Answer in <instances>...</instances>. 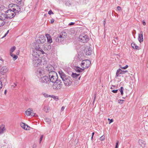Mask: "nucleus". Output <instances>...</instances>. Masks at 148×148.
<instances>
[{
    "mask_svg": "<svg viewBox=\"0 0 148 148\" xmlns=\"http://www.w3.org/2000/svg\"><path fill=\"white\" fill-rule=\"evenodd\" d=\"M59 74L66 86H69L71 85L72 80L69 76L66 75L62 71H60Z\"/></svg>",
    "mask_w": 148,
    "mask_h": 148,
    "instance_id": "f257e3e1",
    "label": "nucleus"
},
{
    "mask_svg": "<svg viewBox=\"0 0 148 148\" xmlns=\"http://www.w3.org/2000/svg\"><path fill=\"white\" fill-rule=\"evenodd\" d=\"M67 36V34L66 32H62L59 36L56 38L54 42H62L65 40Z\"/></svg>",
    "mask_w": 148,
    "mask_h": 148,
    "instance_id": "f03ea898",
    "label": "nucleus"
},
{
    "mask_svg": "<svg viewBox=\"0 0 148 148\" xmlns=\"http://www.w3.org/2000/svg\"><path fill=\"white\" fill-rule=\"evenodd\" d=\"M49 76L50 82L54 83L57 81H58V77L57 73L55 72H52L49 73Z\"/></svg>",
    "mask_w": 148,
    "mask_h": 148,
    "instance_id": "7ed1b4c3",
    "label": "nucleus"
},
{
    "mask_svg": "<svg viewBox=\"0 0 148 148\" xmlns=\"http://www.w3.org/2000/svg\"><path fill=\"white\" fill-rule=\"evenodd\" d=\"M5 17L6 18H13L15 15H16V13L14 12L12 10L10 9L7 10L6 12Z\"/></svg>",
    "mask_w": 148,
    "mask_h": 148,
    "instance_id": "20e7f679",
    "label": "nucleus"
},
{
    "mask_svg": "<svg viewBox=\"0 0 148 148\" xmlns=\"http://www.w3.org/2000/svg\"><path fill=\"white\" fill-rule=\"evenodd\" d=\"M62 85V83L61 80H58V81L54 83L53 85V88L55 90H57L60 89Z\"/></svg>",
    "mask_w": 148,
    "mask_h": 148,
    "instance_id": "39448f33",
    "label": "nucleus"
},
{
    "mask_svg": "<svg viewBox=\"0 0 148 148\" xmlns=\"http://www.w3.org/2000/svg\"><path fill=\"white\" fill-rule=\"evenodd\" d=\"M90 64V60H82L81 64V66L84 69H86L89 67Z\"/></svg>",
    "mask_w": 148,
    "mask_h": 148,
    "instance_id": "423d86ee",
    "label": "nucleus"
},
{
    "mask_svg": "<svg viewBox=\"0 0 148 148\" xmlns=\"http://www.w3.org/2000/svg\"><path fill=\"white\" fill-rule=\"evenodd\" d=\"M41 63V60L37 57L33 58L32 63L34 66L37 67L40 65Z\"/></svg>",
    "mask_w": 148,
    "mask_h": 148,
    "instance_id": "0eeeda50",
    "label": "nucleus"
},
{
    "mask_svg": "<svg viewBox=\"0 0 148 148\" xmlns=\"http://www.w3.org/2000/svg\"><path fill=\"white\" fill-rule=\"evenodd\" d=\"M79 41L81 42L86 43L89 40V38L87 35L82 34L80 35L79 37Z\"/></svg>",
    "mask_w": 148,
    "mask_h": 148,
    "instance_id": "6e6552de",
    "label": "nucleus"
},
{
    "mask_svg": "<svg viewBox=\"0 0 148 148\" xmlns=\"http://www.w3.org/2000/svg\"><path fill=\"white\" fill-rule=\"evenodd\" d=\"M45 37L43 36H41L36 39V43H35V44H36V45L38 46L37 44H43L45 42Z\"/></svg>",
    "mask_w": 148,
    "mask_h": 148,
    "instance_id": "1a4fd4ad",
    "label": "nucleus"
},
{
    "mask_svg": "<svg viewBox=\"0 0 148 148\" xmlns=\"http://www.w3.org/2000/svg\"><path fill=\"white\" fill-rule=\"evenodd\" d=\"M40 79V82L44 84H48L50 82L49 77L47 76L41 77Z\"/></svg>",
    "mask_w": 148,
    "mask_h": 148,
    "instance_id": "9d476101",
    "label": "nucleus"
},
{
    "mask_svg": "<svg viewBox=\"0 0 148 148\" xmlns=\"http://www.w3.org/2000/svg\"><path fill=\"white\" fill-rule=\"evenodd\" d=\"M36 75L39 77L44 74V71L40 68H39L36 72Z\"/></svg>",
    "mask_w": 148,
    "mask_h": 148,
    "instance_id": "9b49d317",
    "label": "nucleus"
},
{
    "mask_svg": "<svg viewBox=\"0 0 148 148\" xmlns=\"http://www.w3.org/2000/svg\"><path fill=\"white\" fill-rule=\"evenodd\" d=\"M84 53L86 55H91L92 53L91 47H87L85 48L84 50Z\"/></svg>",
    "mask_w": 148,
    "mask_h": 148,
    "instance_id": "f8f14e48",
    "label": "nucleus"
},
{
    "mask_svg": "<svg viewBox=\"0 0 148 148\" xmlns=\"http://www.w3.org/2000/svg\"><path fill=\"white\" fill-rule=\"evenodd\" d=\"M45 69L49 73L52 72H54L53 71L54 68L51 64H49L45 66Z\"/></svg>",
    "mask_w": 148,
    "mask_h": 148,
    "instance_id": "ddd939ff",
    "label": "nucleus"
},
{
    "mask_svg": "<svg viewBox=\"0 0 148 148\" xmlns=\"http://www.w3.org/2000/svg\"><path fill=\"white\" fill-rule=\"evenodd\" d=\"M36 44H35V45L34 46V48L37 50L38 53L40 54H44L45 53L44 51L40 48V46L38 45V46L36 45Z\"/></svg>",
    "mask_w": 148,
    "mask_h": 148,
    "instance_id": "4468645a",
    "label": "nucleus"
},
{
    "mask_svg": "<svg viewBox=\"0 0 148 148\" xmlns=\"http://www.w3.org/2000/svg\"><path fill=\"white\" fill-rule=\"evenodd\" d=\"M8 70V68L6 66H5L0 69V72L2 74L4 75V73L7 72Z\"/></svg>",
    "mask_w": 148,
    "mask_h": 148,
    "instance_id": "2eb2a0df",
    "label": "nucleus"
},
{
    "mask_svg": "<svg viewBox=\"0 0 148 148\" xmlns=\"http://www.w3.org/2000/svg\"><path fill=\"white\" fill-rule=\"evenodd\" d=\"M143 32L142 31L140 32V33L138 35V40L141 43L143 41Z\"/></svg>",
    "mask_w": 148,
    "mask_h": 148,
    "instance_id": "dca6fc26",
    "label": "nucleus"
},
{
    "mask_svg": "<svg viewBox=\"0 0 148 148\" xmlns=\"http://www.w3.org/2000/svg\"><path fill=\"white\" fill-rule=\"evenodd\" d=\"M32 55L33 56V58L37 57V58H39L40 54L38 53L37 50L35 49L33 51Z\"/></svg>",
    "mask_w": 148,
    "mask_h": 148,
    "instance_id": "f3484780",
    "label": "nucleus"
},
{
    "mask_svg": "<svg viewBox=\"0 0 148 148\" xmlns=\"http://www.w3.org/2000/svg\"><path fill=\"white\" fill-rule=\"evenodd\" d=\"M45 36L47 38V42L50 44L52 42V38L50 35L48 34H45Z\"/></svg>",
    "mask_w": 148,
    "mask_h": 148,
    "instance_id": "a211bd4d",
    "label": "nucleus"
},
{
    "mask_svg": "<svg viewBox=\"0 0 148 148\" xmlns=\"http://www.w3.org/2000/svg\"><path fill=\"white\" fill-rule=\"evenodd\" d=\"M127 72V71H123L122 70L120 69H118L116 73V76L118 77L119 74H123Z\"/></svg>",
    "mask_w": 148,
    "mask_h": 148,
    "instance_id": "6ab92c4d",
    "label": "nucleus"
},
{
    "mask_svg": "<svg viewBox=\"0 0 148 148\" xmlns=\"http://www.w3.org/2000/svg\"><path fill=\"white\" fill-rule=\"evenodd\" d=\"M5 130V126L3 125H1L0 126V135L3 134Z\"/></svg>",
    "mask_w": 148,
    "mask_h": 148,
    "instance_id": "aec40b11",
    "label": "nucleus"
},
{
    "mask_svg": "<svg viewBox=\"0 0 148 148\" xmlns=\"http://www.w3.org/2000/svg\"><path fill=\"white\" fill-rule=\"evenodd\" d=\"M20 125L22 128L26 130H28V127L29 128V127L27 125L25 124L23 122L20 123Z\"/></svg>",
    "mask_w": 148,
    "mask_h": 148,
    "instance_id": "412c9836",
    "label": "nucleus"
},
{
    "mask_svg": "<svg viewBox=\"0 0 148 148\" xmlns=\"http://www.w3.org/2000/svg\"><path fill=\"white\" fill-rule=\"evenodd\" d=\"M32 111L33 110L32 109L29 108L25 112V115L27 116L30 115Z\"/></svg>",
    "mask_w": 148,
    "mask_h": 148,
    "instance_id": "4be33fe9",
    "label": "nucleus"
},
{
    "mask_svg": "<svg viewBox=\"0 0 148 148\" xmlns=\"http://www.w3.org/2000/svg\"><path fill=\"white\" fill-rule=\"evenodd\" d=\"M75 70L78 73H80L82 72L84 70V69L81 68L78 66L75 67Z\"/></svg>",
    "mask_w": 148,
    "mask_h": 148,
    "instance_id": "5701e85b",
    "label": "nucleus"
},
{
    "mask_svg": "<svg viewBox=\"0 0 148 148\" xmlns=\"http://www.w3.org/2000/svg\"><path fill=\"white\" fill-rule=\"evenodd\" d=\"M132 47L134 49L138 50L140 49V47L137 46L135 43H132L131 44Z\"/></svg>",
    "mask_w": 148,
    "mask_h": 148,
    "instance_id": "b1692460",
    "label": "nucleus"
},
{
    "mask_svg": "<svg viewBox=\"0 0 148 148\" xmlns=\"http://www.w3.org/2000/svg\"><path fill=\"white\" fill-rule=\"evenodd\" d=\"M45 47H44V50L45 51L46 50H50L51 48V46L49 45H44Z\"/></svg>",
    "mask_w": 148,
    "mask_h": 148,
    "instance_id": "393cba45",
    "label": "nucleus"
},
{
    "mask_svg": "<svg viewBox=\"0 0 148 148\" xmlns=\"http://www.w3.org/2000/svg\"><path fill=\"white\" fill-rule=\"evenodd\" d=\"M6 76H3V77H1V80L0 81H1L2 83H5L7 81V80L6 79Z\"/></svg>",
    "mask_w": 148,
    "mask_h": 148,
    "instance_id": "a878e982",
    "label": "nucleus"
},
{
    "mask_svg": "<svg viewBox=\"0 0 148 148\" xmlns=\"http://www.w3.org/2000/svg\"><path fill=\"white\" fill-rule=\"evenodd\" d=\"M41 63H43V65L45 66H47V61L46 59H43L41 60Z\"/></svg>",
    "mask_w": 148,
    "mask_h": 148,
    "instance_id": "bb28decb",
    "label": "nucleus"
},
{
    "mask_svg": "<svg viewBox=\"0 0 148 148\" xmlns=\"http://www.w3.org/2000/svg\"><path fill=\"white\" fill-rule=\"evenodd\" d=\"M50 109V108L49 107L47 106H45L43 109V110L46 112H49Z\"/></svg>",
    "mask_w": 148,
    "mask_h": 148,
    "instance_id": "cd10ccee",
    "label": "nucleus"
},
{
    "mask_svg": "<svg viewBox=\"0 0 148 148\" xmlns=\"http://www.w3.org/2000/svg\"><path fill=\"white\" fill-rule=\"evenodd\" d=\"M79 75V74L72 73L71 75L74 78H77Z\"/></svg>",
    "mask_w": 148,
    "mask_h": 148,
    "instance_id": "c85d7f7f",
    "label": "nucleus"
},
{
    "mask_svg": "<svg viewBox=\"0 0 148 148\" xmlns=\"http://www.w3.org/2000/svg\"><path fill=\"white\" fill-rule=\"evenodd\" d=\"M10 55L11 56L13 57V59L14 60H16L18 58V57L16 55L13 54L12 53H10Z\"/></svg>",
    "mask_w": 148,
    "mask_h": 148,
    "instance_id": "c756f323",
    "label": "nucleus"
},
{
    "mask_svg": "<svg viewBox=\"0 0 148 148\" xmlns=\"http://www.w3.org/2000/svg\"><path fill=\"white\" fill-rule=\"evenodd\" d=\"M3 18H0V27L3 26L5 24V22Z\"/></svg>",
    "mask_w": 148,
    "mask_h": 148,
    "instance_id": "7c9ffc66",
    "label": "nucleus"
},
{
    "mask_svg": "<svg viewBox=\"0 0 148 148\" xmlns=\"http://www.w3.org/2000/svg\"><path fill=\"white\" fill-rule=\"evenodd\" d=\"M124 90V88L123 87H121L120 88V89L119 90L120 91L121 94V95H123V91Z\"/></svg>",
    "mask_w": 148,
    "mask_h": 148,
    "instance_id": "2f4dec72",
    "label": "nucleus"
},
{
    "mask_svg": "<svg viewBox=\"0 0 148 148\" xmlns=\"http://www.w3.org/2000/svg\"><path fill=\"white\" fill-rule=\"evenodd\" d=\"M16 47L14 46L12 47L10 50V53H12L16 49Z\"/></svg>",
    "mask_w": 148,
    "mask_h": 148,
    "instance_id": "473e14b6",
    "label": "nucleus"
},
{
    "mask_svg": "<svg viewBox=\"0 0 148 148\" xmlns=\"http://www.w3.org/2000/svg\"><path fill=\"white\" fill-rule=\"evenodd\" d=\"M144 141L140 139L138 140L139 144L140 145H142V144H144Z\"/></svg>",
    "mask_w": 148,
    "mask_h": 148,
    "instance_id": "72a5a7b5",
    "label": "nucleus"
},
{
    "mask_svg": "<svg viewBox=\"0 0 148 148\" xmlns=\"http://www.w3.org/2000/svg\"><path fill=\"white\" fill-rule=\"evenodd\" d=\"M45 121L47 123L49 124L51 123V120L48 118H45Z\"/></svg>",
    "mask_w": 148,
    "mask_h": 148,
    "instance_id": "f704fd0d",
    "label": "nucleus"
},
{
    "mask_svg": "<svg viewBox=\"0 0 148 148\" xmlns=\"http://www.w3.org/2000/svg\"><path fill=\"white\" fill-rule=\"evenodd\" d=\"M125 101L124 100H119L118 101L119 103H121V104L123 103Z\"/></svg>",
    "mask_w": 148,
    "mask_h": 148,
    "instance_id": "c9c22d12",
    "label": "nucleus"
},
{
    "mask_svg": "<svg viewBox=\"0 0 148 148\" xmlns=\"http://www.w3.org/2000/svg\"><path fill=\"white\" fill-rule=\"evenodd\" d=\"M105 138V136H102L100 138V139L101 141L103 140Z\"/></svg>",
    "mask_w": 148,
    "mask_h": 148,
    "instance_id": "e433bc0d",
    "label": "nucleus"
},
{
    "mask_svg": "<svg viewBox=\"0 0 148 148\" xmlns=\"http://www.w3.org/2000/svg\"><path fill=\"white\" fill-rule=\"evenodd\" d=\"M120 67L121 69H125L127 68L128 67V65H126L125 66L123 67H121L120 66Z\"/></svg>",
    "mask_w": 148,
    "mask_h": 148,
    "instance_id": "4c0bfd02",
    "label": "nucleus"
},
{
    "mask_svg": "<svg viewBox=\"0 0 148 148\" xmlns=\"http://www.w3.org/2000/svg\"><path fill=\"white\" fill-rule=\"evenodd\" d=\"M43 135H42L40 137V140H39V143H40L42 140V138H43Z\"/></svg>",
    "mask_w": 148,
    "mask_h": 148,
    "instance_id": "58836bf2",
    "label": "nucleus"
},
{
    "mask_svg": "<svg viewBox=\"0 0 148 148\" xmlns=\"http://www.w3.org/2000/svg\"><path fill=\"white\" fill-rule=\"evenodd\" d=\"M118 143L119 141H117L116 143V146L115 148H118Z\"/></svg>",
    "mask_w": 148,
    "mask_h": 148,
    "instance_id": "ea45409f",
    "label": "nucleus"
},
{
    "mask_svg": "<svg viewBox=\"0 0 148 148\" xmlns=\"http://www.w3.org/2000/svg\"><path fill=\"white\" fill-rule=\"evenodd\" d=\"M49 14L51 15V14H53V13L51 10H50L48 12Z\"/></svg>",
    "mask_w": 148,
    "mask_h": 148,
    "instance_id": "a19ab883",
    "label": "nucleus"
},
{
    "mask_svg": "<svg viewBox=\"0 0 148 148\" xmlns=\"http://www.w3.org/2000/svg\"><path fill=\"white\" fill-rule=\"evenodd\" d=\"M65 4L66 5L68 6H69L71 5L70 3H69V2L68 1H66V2Z\"/></svg>",
    "mask_w": 148,
    "mask_h": 148,
    "instance_id": "79ce46f5",
    "label": "nucleus"
},
{
    "mask_svg": "<svg viewBox=\"0 0 148 148\" xmlns=\"http://www.w3.org/2000/svg\"><path fill=\"white\" fill-rule=\"evenodd\" d=\"M14 85H13L12 86V88H14L15 87L17 86V84L15 83H14Z\"/></svg>",
    "mask_w": 148,
    "mask_h": 148,
    "instance_id": "37998d69",
    "label": "nucleus"
},
{
    "mask_svg": "<svg viewBox=\"0 0 148 148\" xmlns=\"http://www.w3.org/2000/svg\"><path fill=\"white\" fill-rule=\"evenodd\" d=\"M118 90H112V92L113 93H116L117 92V91Z\"/></svg>",
    "mask_w": 148,
    "mask_h": 148,
    "instance_id": "c03bdc74",
    "label": "nucleus"
},
{
    "mask_svg": "<svg viewBox=\"0 0 148 148\" xmlns=\"http://www.w3.org/2000/svg\"><path fill=\"white\" fill-rule=\"evenodd\" d=\"M2 87V84L1 81H0V90L1 88Z\"/></svg>",
    "mask_w": 148,
    "mask_h": 148,
    "instance_id": "a18cd8bd",
    "label": "nucleus"
},
{
    "mask_svg": "<svg viewBox=\"0 0 148 148\" xmlns=\"http://www.w3.org/2000/svg\"><path fill=\"white\" fill-rule=\"evenodd\" d=\"M20 12V8H19V9H18V10H16L15 12H16L17 13H18V12Z\"/></svg>",
    "mask_w": 148,
    "mask_h": 148,
    "instance_id": "49530a36",
    "label": "nucleus"
},
{
    "mask_svg": "<svg viewBox=\"0 0 148 148\" xmlns=\"http://www.w3.org/2000/svg\"><path fill=\"white\" fill-rule=\"evenodd\" d=\"M36 114L35 113H33L32 112L31 113V115L32 116H36V115H35Z\"/></svg>",
    "mask_w": 148,
    "mask_h": 148,
    "instance_id": "de8ad7c7",
    "label": "nucleus"
},
{
    "mask_svg": "<svg viewBox=\"0 0 148 148\" xmlns=\"http://www.w3.org/2000/svg\"><path fill=\"white\" fill-rule=\"evenodd\" d=\"M36 145L35 144H34L32 146V148H36Z\"/></svg>",
    "mask_w": 148,
    "mask_h": 148,
    "instance_id": "09e8293b",
    "label": "nucleus"
},
{
    "mask_svg": "<svg viewBox=\"0 0 148 148\" xmlns=\"http://www.w3.org/2000/svg\"><path fill=\"white\" fill-rule=\"evenodd\" d=\"M117 9L118 10L120 11L121 10V8L120 6H118L117 8Z\"/></svg>",
    "mask_w": 148,
    "mask_h": 148,
    "instance_id": "8fccbe9b",
    "label": "nucleus"
},
{
    "mask_svg": "<svg viewBox=\"0 0 148 148\" xmlns=\"http://www.w3.org/2000/svg\"><path fill=\"white\" fill-rule=\"evenodd\" d=\"M74 23H75L73 22H71L69 24V25L70 26L72 25H74Z\"/></svg>",
    "mask_w": 148,
    "mask_h": 148,
    "instance_id": "3c124183",
    "label": "nucleus"
},
{
    "mask_svg": "<svg viewBox=\"0 0 148 148\" xmlns=\"http://www.w3.org/2000/svg\"><path fill=\"white\" fill-rule=\"evenodd\" d=\"M53 98L56 101H57L58 100V97H55Z\"/></svg>",
    "mask_w": 148,
    "mask_h": 148,
    "instance_id": "603ef678",
    "label": "nucleus"
},
{
    "mask_svg": "<svg viewBox=\"0 0 148 148\" xmlns=\"http://www.w3.org/2000/svg\"><path fill=\"white\" fill-rule=\"evenodd\" d=\"M113 121V120L112 119H111L110 121V122L109 123V124H110Z\"/></svg>",
    "mask_w": 148,
    "mask_h": 148,
    "instance_id": "864d4df0",
    "label": "nucleus"
},
{
    "mask_svg": "<svg viewBox=\"0 0 148 148\" xmlns=\"http://www.w3.org/2000/svg\"><path fill=\"white\" fill-rule=\"evenodd\" d=\"M7 35V33H6L5 34V35H4V36H3L2 37V38H4V37H5Z\"/></svg>",
    "mask_w": 148,
    "mask_h": 148,
    "instance_id": "5fc2aeb1",
    "label": "nucleus"
},
{
    "mask_svg": "<svg viewBox=\"0 0 148 148\" xmlns=\"http://www.w3.org/2000/svg\"><path fill=\"white\" fill-rule=\"evenodd\" d=\"M44 97H48V95L46 94H44Z\"/></svg>",
    "mask_w": 148,
    "mask_h": 148,
    "instance_id": "6e6d98bb",
    "label": "nucleus"
},
{
    "mask_svg": "<svg viewBox=\"0 0 148 148\" xmlns=\"http://www.w3.org/2000/svg\"><path fill=\"white\" fill-rule=\"evenodd\" d=\"M12 11H14V12L16 14V12H15V11L16 10V9L14 8H13V10H12Z\"/></svg>",
    "mask_w": 148,
    "mask_h": 148,
    "instance_id": "4d7b16f0",
    "label": "nucleus"
},
{
    "mask_svg": "<svg viewBox=\"0 0 148 148\" xmlns=\"http://www.w3.org/2000/svg\"><path fill=\"white\" fill-rule=\"evenodd\" d=\"M54 22V20L53 19L51 20L50 21L51 23H53Z\"/></svg>",
    "mask_w": 148,
    "mask_h": 148,
    "instance_id": "13d9d810",
    "label": "nucleus"
},
{
    "mask_svg": "<svg viewBox=\"0 0 148 148\" xmlns=\"http://www.w3.org/2000/svg\"><path fill=\"white\" fill-rule=\"evenodd\" d=\"M64 106L62 107L61 109V110L62 111H63L64 110Z\"/></svg>",
    "mask_w": 148,
    "mask_h": 148,
    "instance_id": "bf43d9fd",
    "label": "nucleus"
},
{
    "mask_svg": "<svg viewBox=\"0 0 148 148\" xmlns=\"http://www.w3.org/2000/svg\"><path fill=\"white\" fill-rule=\"evenodd\" d=\"M116 41L115 40H113L112 41V42L113 43H114V42H116Z\"/></svg>",
    "mask_w": 148,
    "mask_h": 148,
    "instance_id": "052dcab7",
    "label": "nucleus"
},
{
    "mask_svg": "<svg viewBox=\"0 0 148 148\" xmlns=\"http://www.w3.org/2000/svg\"><path fill=\"white\" fill-rule=\"evenodd\" d=\"M143 24L144 25H146V23L145 22L143 21Z\"/></svg>",
    "mask_w": 148,
    "mask_h": 148,
    "instance_id": "680f3d73",
    "label": "nucleus"
},
{
    "mask_svg": "<svg viewBox=\"0 0 148 148\" xmlns=\"http://www.w3.org/2000/svg\"><path fill=\"white\" fill-rule=\"evenodd\" d=\"M7 92V90H5V92H4V94L5 95H6Z\"/></svg>",
    "mask_w": 148,
    "mask_h": 148,
    "instance_id": "e2e57ef3",
    "label": "nucleus"
},
{
    "mask_svg": "<svg viewBox=\"0 0 148 148\" xmlns=\"http://www.w3.org/2000/svg\"><path fill=\"white\" fill-rule=\"evenodd\" d=\"M105 23H106V22H105V21L104 20L103 22V25H104V26L105 25Z\"/></svg>",
    "mask_w": 148,
    "mask_h": 148,
    "instance_id": "0e129e2a",
    "label": "nucleus"
},
{
    "mask_svg": "<svg viewBox=\"0 0 148 148\" xmlns=\"http://www.w3.org/2000/svg\"><path fill=\"white\" fill-rule=\"evenodd\" d=\"M94 134H95V133H94V132H92V136H94Z\"/></svg>",
    "mask_w": 148,
    "mask_h": 148,
    "instance_id": "69168bd1",
    "label": "nucleus"
},
{
    "mask_svg": "<svg viewBox=\"0 0 148 148\" xmlns=\"http://www.w3.org/2000/svg\"><path fill=\"white\" fill-rule=\"evenodd\" d=\"M116 40H117V41H116V42H117V41H118V37H116Z\"/></svg>",
    "mask_w": 148,
    "mask_h": 148,
    "instance_id": "338daca9",
    "label": "nucleus"
},
{
    "mask_svg": "<svg viewBox=\"0 0 148 148\" xmlns=\"http://www.w3.org/2000/svg\"><path fill=\"white\" fill-rule=\"evenodd\" d=\"M9 32V30H8L7 31V32H6V33H7V34H8V33Z\"/></svg>",
    "mask_w": 148,
    "mask_h": 148,
    "instance_id": "774afa93",
    "label": "nucleus"
}]
</instances>
